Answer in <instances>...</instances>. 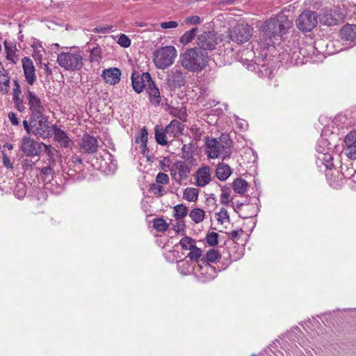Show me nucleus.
Listing matches in <instances>:
<instances>
[{"label":"nucleus","instance_id":"f257e3e1","mask_svg":"<svg viewBox=\"0 0 356 356\" xmlns=\"http://www.w3.org/2000/svg\"><path fill=\"white\" fill-rule=\"evenodd\" d=\"M23 127L28 134H32L43 139L51 135V127L49 126L45 115L29 116L28 120H23Z\"/></svg>","mask_w":356,"mask_h":356},{"label":"nucleus","instance_id":"f03ea898","mask_svg":"<svg viewBox=\"0 0 356 356\" xmlns=\"http://www.w3.org/2000/svg\"><path fill=\"white\" fill-rule=\"evenodd\" d=\"M181 65L190 72H197L203 70L207 63V56L196 48L188 49L180 55Z\"/></svg>","mask_w":356,"mask_h":356},{"label":"nucleus","instance_id":"7ed1b4c3","mask_svg":"<svg viewBox=\"0 0 356 356\" xmlns=\"http://www.w3.org/2000/svg\"><path fill=\"white\" fill-rule=\"evenodd\" d=\"M205 152L210 159L220 158L222 160L229 157L232 152V141L225 138L217 140L206 138Z\"/></svg>","mask_w":356,"mask_h":356},{"label":"nucleus","instance_id":"20e7f679","mask_svg":"<svg viewBox=\"0 0 356 356\" xmlns=\"http://www.w3.org/2000/svg\"><path fill=\"white\" fill-rule=\"evenodd\" d=\"M292 22L285 16L272 17L266 20L261 29L270 38L278 39L291 28Z\"/></svg>","mask_w":356,"mask_h":356},{"label":"nucleus","instance_id":"39448f33","mask_svg":"<svg viewBox=\"0 0 356 356\" xmlns=\"http://www.w3.org/2000/svg\"><path fill=\"white\" fill-rule=\"evenodd\" d=\"M177 56V51L175 47H161L154 51L153 62L157 69L165 70L174 63Z\"/></svg>","mask_w":356,"mask_h":356},{"label":"nucleus","instance_id":"423d86ee","mask_svg":"<svg viewBox=\"0 0 356 356\" xmlns=\"http://www.w3.org/2000/svg\"><path fill=\"white\" fill-rule=\"evenodd\" d=\"M83 58L79 51L70 49L61 52L57 56V63L60 67L69 71H78L83 65Z\"/></svg>","mask_w":356,"mask_h":356},{"label":"nucleus","instance_id":"0eeeda50","mask_svg":"<svg viewBox=\"0 0 356 356\" xmlns=\"http://www.w3.org/2000/svg\"><path fill=\"white\" fill-rule=\"evenodd\" d=\"M319 21L325 26H335L344 18V13L339 8H324L319 13Z\"/></svg>","mask_w":356,"mask_h":356},{"label":"nucleus","instance_id":"6e6552de","mask_svg":"<svg viewBox=\"0 0 356 356\" xmlns=\"http://www.w3.org/2000/svg\"><path fill=\"white\" fill-rule=\"evenodd\" d=\"M318 15L316 12L305 10L298 17L296 22L298 29L303 32L311 31L318 23Z\"/></svg>","mask_w":356,"mask_h":356},{"label":"nucleus","instance_id":"1a4fd4ad","mask_svg":"<svg viewBox=\"0 0 356 356\" xmlns=\"http://www.w3.org/2000/svg\"><path fill=\"white\" fill-rule=\"evenodd\" d=\"M190 172L191 168L183 161H177L170 167V174L178 184H181L183 180L187 179Z\"/></svg>","mask_w":356,"mask_h":356},{"label":"nucleus","instance_id":"9d476101","mask_svg":"<svg viewBox=\"0 0 356 356\" xmlns=\"http://www.w3.org/2000/svg\"><path fill=\"white\" fill-rule=\"evenodd\" d=\"M26 97L28 102L29 116L43 115L45 108L40 98L30 88L26 90Z\"/></svg>","mask_w":356,"mask_h":356},{"label":"nucleus","instance_id":"9b49d317","mask_svg":"<svg viewBox=\"0 0 356 356\" xmlns=\"http://www.w3.org/2000/svg\"><path fill=\"white\" fill-rule=\"evenodd\" d=\"M252 29L245 24H238L230 31V39L238 44L244 43L250 40Z\"/></svg>","mask_w":356,"mask_h":356},{"label":"nucleus","instance_id":"f8f14e48","mask_svg":"<svg viewBox=\"0 0 356 356\" xmlns=\"http://www.w3.org/2000/svg\"><path fill=\"white\" fill-rule=\"evenodd\" d=\"M196 44L202 49L211 51L218 44V38L214 32L205 31L197 36Z\"/></svg>","mask_w":356,"mask_h":356},{"label":"nucleus","instance_id":"ddd939ff","mask_svg":"<svg viewBox=\"0 0 356 356\" xmlns=\"http://www.w3.org/2000/svg\"><path fill=\"white\" fill-rule=\"evenodd\" d=\"M150 82H153V81L148 72H143L140 74L134 72L131 74L133 89L138 94L142 92L145 88L147 87V88Z\"/></svg>","mask_w":356,"mask_h":356},{"label":"nucleus","instance_id":"4468645a","mask_svg":"<svg viewBox=\"0 0 356 356\" xmlns=\"http://www.w3.org/2000/svg\"><path fill=\"white\" fill-rule=\"evenodd\" d=\"M20 149L26 156H38L41 152L40 144L30 136L22 138L20 143Z\"/></svg>","mask_w":356,"mask_h":356},{"label":"nucleus","instance_id":"2eb2a0df","mask_svg":"<svg viewBox=\"0 0 356 356\" xmlns=\"http://www.w3.org/2000/svg\"><path fill=\"white\" fill-rule=\"evenodd\" d=\"M186 83V74L179 67H173L168 74L167 83L172 88H181Z\"/></svg>","mask_w":356,"mask_h":356},{"label":"nucleus","instance_id":"dca6fc26","mask_svg":"<svg viewBox=\"0 0 356 356\" xmlns=\"http://www.w3.org/2000/svg\"><path fill=\"white\" fill-rule=\"evenodd\" d=\"M22 63L26 81L31 86L36 79L35 70L33 63L29 57H24L22 58Z\"/></svg>","mask_w":356,"mask_h":356},{"label":"nucleus","instance_id":"f3484780","mask_svg":"<svg viewBox=\"0 0 356 356\" xmlns=\"http://www.w3.org/2000/svg\"><path fill=\"white\" fill-rule=\"evenodd\" d=\"M98 146V141L95 137L88 134L83 136L80 147L84 152L93 154L97 152Z\"/></svg>","mask_w":356,"mask_h":356},{"label":"nucleus","instance_id":"a211bd4d","mask_svg":"<svg viewBox=\"0 0 356 356\" xmlns=\"http://www.w3.org/2000/svg\"><path fill=\"white\" fill-rule=\"evenodd\" d=\"M220 255L218 250L211 249L206 254V259H202L199 261L197 267L201 270L204 268L206 273H208L209 269H212V266L208 262H216L220 259Z\"/></svg>","mask_w":356,"mask_h":356},{"label":"nucleus","instance_id":"6ab92c4d","mask_svg":"<svg viewBox=\"0 0 356 356\" xmlns=\"http://www.w3.org/2000/svg\"><path fill=\"white\" fill-rule=\"evenodd\" d=\"M341 38L353 45L356 44V24H347L340 31Z\"/></svg>","mask_w":356,"mask_h":356},{"label":"nucleus","instance_id":"aec40b11","mask_svg":"<svg viewBox=\"0 0 356 356\" xmlns=\"http://www.w3.org/2000/svg\"><path fill=\"white\" fill-rule=\"evenodd\" d=\"M211 169L209 166H203L199 168L195 175L196 184L200 187H204L211 181Z\"/></svg>","mask_w":356,"mask_h":356},{"label":"nucleus","instance_id":"412c9836","mask_svg":"<svg viewBox=\"0 0 356 356\" xmlns=\"http://www.w3.org/2000/svg\"><path fill=\"white\" fill-rule=\"evenodd\" d=\"M121 72L116 67L104 70L102 76L107 83L115 85L120 80Z\"/></svg>","mask_w":356,"mask_h":356},{"label":"nucleus","instance_id":"4be33fe9","mask_svg":"<svg viewBox=\"0 0 356 356\" xmlns=\"http://www.w3.org/2000/svg\"><path fill=\"white\" fill-rule=\"evenodd\" d=\"M54 131L55 140L57 141L60 145V146L63 147H70L72 141L65 131L56 126L52 127L51 131Z\"/></svg>","mask_w":356,"mask_h":356},{"label":"nucleus","instance_id":"5701e85b","mask_svg":"<svg viewBox=\"0 0 356 356\" xmlns=\"http://www.w3.org/2000/svg\"><path fill=\"white\" fill-rule=\"evenodd\" d=\"M148 139V133L145 127L141 129L135 136L136 143L138 144V149L144 156L147 151V143Z\"/></svg>","mask_w":356,"mask_h":356},{"label":"nucleus","instance_id":"b1692460","mask_svg":"<svg viewBox=\"0 0 356 356\" xmlns=\"http://www.w3.org/2000/svg\"><path fill=\"white\" fill-rule=\"evenodd\" d=\"M10 90V77L0 62V93L6 94Z\"/></svg>","mask_w":356,"mask_h":356},{"label":"nucleus","instance_id":"393cba45","mask_svg":"<svg viewBox=\"0 0 356 356\" xmlns=\"http://www.w3.org/2000/svg\"><path fill=\"white\" fill-rule=\"evenodd\" d=\"M184 124L177 120H174L165 127V132L170 137H175L181 134Z\"/></svg>","mask_w":356,"mask_h":356},{"label":"nucleus","instance_id":"a878e982","mask_svg":"<svg viewBox=\"0 0 356 356\" xmlns=\"http://www.w3.org/2000/svg\"><path fill=\"white\" fill-rule=\"evenodd\" d=\"M147 92L149 95V99L152 104L155 106L161 103V95L159 88L156 86L154 82H150V85L147 88Z\"/></svg>","mask_w":356,"mask_h":356},{"label":"nucleus","instance_id":"bb28decb","mask_svg":"<svg viewBox=\"0 0 356 356\" xmlns=\"http://www.w3.org/2000/svg\"><path fill=\"white\" fill-rule=\"evenodd\" d=\"M232 171L230 167L223 163H220L216 170V175L217 178L221 181L226 180L231 175Z\"/></svg>","mask_w":356,"mask_h":356},{"label":"nucleus","instance_id":"cd10ccee","mask_svg":"<svg viewBox=\"0 0 356 356\" xmlns=\"http://www.w3.org/2000/svg\"><path fill=\"white\" fill-rule=\"evenodd\" d=\"M197 28L195 27L192 29L185 32L179 38V42L185 46L190 43L195 37L196 33L197 31Z\"/></svg>","mask_w":356,"mask_h":356},{"label":"nucleus","instance_id":"c85d7f7f","mask_svg":"<svg viewBox=\"0 0 356 356\" xmlns=\"http://www.w3.org/2000/svg\"><path fill=\"white\" fill-rule=\"evenodd\" d=\"M205 211L201 209L195 208L189 213V217L195 223H200L204 219Z\"/></svg>","mask_w":356,"mask_h":356},{"label":"nucleus","instance_id":"c756f323","mask_svg":"<svg viewBox=\"0 0 356 356\" xmlns=\"http://www.w3.org/2000/svg\"><path fill=\"white\" fill-rule=\"evenodd\" d=\"M194 151L195 146L193 144H184L181 148V158L186 161L193 159Z\"/></svg>","mask_w":356,"mask_h":356},{"label":"nucleus","instance_id":"7c9ffc66","mask_svg":"<svg viewBox=\"0 0 356 356\" xmlns=\"http://www.w3.org/2000/svg\"><path fill=\"white\" fill-rule=\"evenodd\" d=\"M198 197V190L195 188L188 187L183 193V198L189 202H195Z\"/></svg>","mask_w":356,"mask_h":356},{"label":"nucleus","instance_id":"2f4dec72","mask_svg":"<svg viewBox=\"0 0 356 356\" xmlns=\"http://www.w3.org/2000/svg\"><path fill=\"white\" fill-rule=\"evenodd\" d=\"M167 133L165 132V129H163L162 128H159L156 127L155 128V138L156 142L161 145H166L168 143L167 140Z\"/></svg>","mask_w":356,"mask_h":356},{"label":"nucleus","instance_id":"473e14b6","mask_svg":"<svg viewBox=\"0 0 356 356\" xmlns=\"http://www.w3.org/2000/svg\"><path fill=\"white\" fill-rule=\"evenodd\" d=\"M248 183L243 179L238 178L233 182L234 191L237 193H244L247 191Z\"/></svg>","mask_w":356,"mask_h":356},{"label":"nucleus","instance_id":"72a5a7b5","mask_svg":"<svg viewBox=\"0 0 356 356\" xmlns=\"http://www.w3.org/2000/svg\"><path fill=\"white\" fill-rule=\"evenodd\" d=\"M350 165L351 167H349L348 164H343L341 165V170L344 177L352 180L356 173V170L353 166V163H350Z\"/></svg>","mask_w":356,"mask_h":356},{"label":"nucleus","instance_id":"f704fd0d","mask_svg":"<svg viewBox=\"0 0 356 356\" xmlns=\"http://www.w3.org/2000/svg\"><path fill=\"white\" fill-rule=\"evenodd\" d=\"M14 195L18 198H23L26 194V188L23 182H18L15 185L13 188Z\"/></svg>","mask_w":356,"mask_h":356},{"label":"nucleus","instance_id":"c9c22d12","mask_svg":"<svg viewBox=\"0 0 356 356\" xmlns=\"http://www.w3.org/2000/svg\"><path fill=\"white\" fill-rule=\"evenodd\" d=\"M175 212V217L177 220L184 218L188 213V209L184 204H178L173 208Z\"/></svg>","mask_w":356,"mask_h":356},{"label":"nucleus","instance_id":"e433bc0d","mask_svg":"<svg viewBox=\"0 0 356 356\" xmlns=\"http://www.w3.org/2000/svg\"><path fill=\"white\" fill-rule=\"evenodd\" d=\"M179 244L181 246V248L184 250H190L192 248H193L195 245H196V241L195 239L192 238L189 236H184L182 238L180 241Z\"/></svg>","mask_w":356,"mask_h":356},{"label":"nucleus","instance_id":"4c0bfd02","mask_svg":"<svg viewBox=\"0 0 356 356\" xmlns=\"http://www.w3.org/2000/svg\"><path fill=\"white\" fill-rule=\"evenodd\" d=\"M102 59V49L99 46L93 47L90 51L89 60L91 63L99 62Z\"/></svg>","mask_w":356,"mask_h":356},{"label":"nucleus","instance_id":"58836bf2","mask_svg":"<svg viewBox=\"0 0 356 356\" xmlns=\"http://www.w3.org/2000/svg\"><path fill=\"white\" fill-rule=\"evenodd\" d=\"M149 191L154 195H156L159 197L163 196L167 193L165 188L161 186V184L157 183L151 184Z\"/></svg>","mask_w":356,"mask_h":356},{"label":"nucleus","instance_id":"ea45409f","mask_svg":"<svg viewBox=\"0 0 356 356\" xmlns=\"http://www.w3.org/2000/svg\"><path fill=\"white\" fill-rule=\"evenodd\" d=\"M259 75L262 77L270 79L272 76V71L266 66L265 64L257 63Z\"/></svg>","mask_w":356,"mask_h":356},{"label":"nucleus","instance_id":"a19ab883","mask_svg":"<svg viewBox=\"0 0 356 356\" xmlns=\"http://www.w3.org/2000/svg\"><path fill=\"white\" fill-rule=\"evenodd\" d=\"M5 50L6 51V58L7 59L15 62V58L16 57V48L15 46L9 45L7 42L4 43Z\"/></svg>","mask_w":356,"mask_h":356},{"label":"nucleus","instance_id":"79ce46f5","mask_svg":"<svg viewBox=\"0 0 356 356\" xmlns=\"http://www.w3.org/2000/svg\"><path fill=\"white\" fill-rule=\"evenodd\" d=\"M190 252L187 255V257L190 258L191 260L197 261L202 256V251L200 248L195 245L193 248L189 250Z\"/></svg>","mask_w":356,"mask_h":356},{"label":"nucleus","instance_id":"37998d69","mask_svg":"<svg viewBox=\"0 0 356 356\" xmlns=\"http://www.w3.org/2000/svg\"><path fill=\"white\" fill-rule=\"evenodd\" d=\"M153 226L156 230L159 232L165 231L168 227L166 222L162 218L154 219L153 221Z\"/></svg>","mask_w":356,"mask_h":356},{"label":"nucleus","instance_id":"c03bdc74","mask_svg":"<svg viewBox=\"0 0 356 356\" xmlns=\"http://www.w3.org/2000/svg\"><path fill=\"white\" fill-rule=\"evenodd\" d=\"M344 154L352 160L356 159V145H345Z\"/></svg>","mask_w":356,"mask_h":356},{"label":"nucleus","instance_id":"a18cd8bd","mask_svg":"<svg viewBox=\"0 0 356 356\" xmlns=\"http://www.w3.org/2000/svg\"><path fill=\"white\" fill-rule=\"evenodd\" d=\"M217 220L220 224L229 222V216L228 212L224 208L220 209V211L217 213Z\"/></svg>","mask_w":356,"mask_h":356},{"label":"nucleus","instance_id":"49530a36","mask_svg":"<svg viewBox=\"0 0 356 356\" xmlns=\"http://www.w3.org/2000/svg\"><path fill=\"white\" fill-rule=\"evenodd\" d=\"M322 154H323V157L321 159L323 161V163L327 168H331L333 165V163L332 162V155L327 152H323Z\"/></svg>","mask_w":356,"mask_h":356},{"label":"nucleus","instance_id":"de8ad7c7","mask_svg":"<svg viewBox=\"0 0 356 356\" xmlns=\"http://www.w3.org/2000/svg\"><path fill=\"white\" fill-rule=\"evenodd\" d=\"M118 43L122 47L127 48L131 45V40L125 34H120Z\"/></svg>","mask_w":356,"mask_h":356},{"label":"nucleus","instance_id":"09e8293b","mask_svg":"<svg viewBox=\"0 0 356 356\" xmlns=\"http://www.w3.org/2000/svg\"><path fill=\"white\" fill-rule=\"evenodd\" d=\"M156 181L159 184H168L170 181L169 177L163 172H159L156 177Z\"/></svg>","mask_w":356,"mask_h":356},{"label":"nucleus","instance_id":"8fccbe9b","mask_svg":"<svg viewBox=\"0 0 356 356\" xmlns=\"http://www.w3.org/2000/svg\"><path fill=\"white\" fill-rule=\"evenodd\" d=\"M220 198H221V202L223 204H228L229 203V202L231 201V199H230V192L228 188H222V194H221Z\"/></svg>","mask_w":356,"mask_h":356},{"label":"nucleus","instance_id":"3c124183","mask_svg":"<svg viewBox=\"0 0 356 356\" xmlns=\"http://www.w3.org/2000/svg\"><path fill=\"white\" fill-rule=\"evenodd\" d=\"M345 145H356V131H350L344 140Z\"/></svg>","mask_w":356,"mask_h":356},{"label":"nucleus","instance_id":"603ef678","mask_svg":"<svg viewBox=\"0 0 356 356\" xmlns=\"http://www.w3.org/2000/svg\"><path fill=\"white\" fill-rule=\"evenodd\" d=\"M46 152L47 153L50 160L49 163L56 164L55 159L58 156L57 152L55 149H52V148L50 146L44 145Z\"/></svg>","mask_w":356,"mask_h":356},{"label":"nucleus","instance_id":"864d4df0","mask_svg":"<svg viewBox=\"0 0 356 356\" xmlns=\"http://www.w3.org/2000/svg\"><path fill=\"white\" fill-rule=\"evenodd\" d=\"M13 99L17 111L19 112H24L26 109V106L21 97H13Z\"/></svg>","mask_w":356,"mask_h":356},{"label":"nucleus","instance_id":"5fc2aeb1","mask_svg":"<svg viewBox=\"0 0 356 356\" xmlns=\"http://www.w3.org/2000/svg\"><path fill=\"white\" fill-rule=\"evenodd\" d=\"M218 234L216 232H211L207 234V241L210 245H215L218 243Z\"/></svg>","mask_w":356,"mask_h":356},{"label":"nucleus","instance_id":"6e6d98bb","mask_svg":"<svg viewBox=\"0 0 356 356\" xmlns=\"http://www.w3.org/2000/svg\"><path fill=\"white\" fill-rule=\"evenodd\" d=\"M184 22L186 24L193 25V24H199L202 22L201 19L197 15H193L191 17H188L184 19Z\"/></svg>","mask_w":356,"mask_h":356},{"label":"nucleus","instance_id":"4d7b16f0","mask_svg":"<svg viewBox=\"0 0 356 356\" xmlns=\"http://www.w3.org/2000/svg\"><path fill=\"white\" fill-rule=\"evenodd\" d=\"M56 164L49 163V164L41 169V173L44 175L49 176L54 173V166Z\"/></svg>","mask_w":356,"mask_h":356},{"label":"nucleus","instance_id":"13d9d810","mask_svg":"<svg viewBox=\"0 0 356 356\" xmlns=\"http://www.w3.org/2000/svg\"><path fill=\"white\" fill-rule=\"evenodd\" d=\"M328 143L327 140L325 139H321L318 140V144L316 145V151L319 153L323 154V152H326V149L323 146L327 145Z\"/></svg>","mask_w":356,"mask_h":356},{"label":"nucleus","instance_id":"bf43d9fd","mask_svg":"<svg viewBox=\"0 0 356 356\" xmlns=\"http://www.w3.org/2000/svg\"><path fill=\"white\" fill-rule=\"evenodd\" d=\"M178 23L175 21H169L161 23V27L164 29H175L177 27Z\"/></svg>","mask_w":356,"mask_h":356},{"label":"nucleus","instance_id":"052dcab7","mask_svg":"<svg viewBox=\"0 0 356 356\" xmlns=\"http://www.w3.org/2000/svg\"><path fill=\"white\" fill-rule=\"evenodd\" d=\"M13 97H19L22 93L21 88L17 80H14Z\"/></svg>","mask_w":356,"mask_h":356},{"label":"nucleus","instance_id":"680f3d73","mask_svg":"<svg viewBox=\"0 0 356 356\" xmlns=\"http://www.w3.org/2000/svg\"><path fill=\"white\" fill-rule=\"evenodd\" d=\"M3 164L8 169H13V163L11 162L8 156H7L5 153L3 152Z\"/></svg>","mask_w":356,"mask_h":356},{"label":"nucleus","instance_id":"e2e57ef3","mask_svg":"<svg viewBox=\"0 0 356 356\" xmlns=\"http://www.w3.org/2000/svg\"><path fill=\"white\" fill-rule=\"evenodd\" d=\"M300 51H293L291 54V62H294L296 64L303 63V59L299 56Z\"/></svg>","mask_w":356,"mask_h":356},{"label":"nucleus","instance_id":"0e129e2a","mask_svg":"<svg viewBox=\"0 0 356 356\" xmlns=\"http://www.w3.org/2000/svg\"><path fill=\"white\" fill-rule=\"evenodd\" d=\"M243 230L240 229L238 230H234L232 232L229 233V238L232 240H236L239 238L241 235L243 234Z\"/></svg>","mask_w":356,"mask_h":356},{"label":"nucleus","instance_id":"69168bd1","mask_svg":"<svg viewBox=\"0 0 356 356\" xmlns=\"http://www.w3.org/2000/svg\"><path fill=\"white\" fill-rule=\"evenodd\" d=\"M112 26H97L93 29L95 33H108L109 31L112 29Z\"/></svg>","mask_w":356,"mask_h":356},{"label":"nucleus","instance_id":"338daca9","mask_svg":"<svg viewBox=\"0 0 356 356\" xmlns=\"http://www.w3.org/2000/svg\"><path fill=\"white\" fill-rule=\"evenodd\" d=\"M8 117L13 125L16 126V125L19 124V121L17 117V115L15 113H13V112L9 113L8 115Z\"/></svg>","mask_w":356,"mask_h":356},{"label":"nucleus","instance_id":"774afa93","mask_svg":"<svg viewBox=\"0 0 356 356\" xmlns=\"http://www.w3.org/2000/svg\"><path fill=\"white\" fill-rule=\"evenodd\" d=\"M234 2V0H220L218 4L220 7H224L226 6L232 5Z\"/></svg>","mask_w":356,"mask_h":356}]
</instances>
